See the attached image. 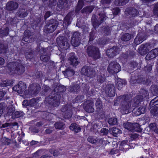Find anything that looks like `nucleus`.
Returning <instances> with one entry per match:
<instances>
[{
  "instance_id": "1",
  "label": "nucleus",
  "mask_w": 158,
  "mask_h": 158,
  "mask_svg": "<svg viewBox=\"0 0 158 158\" xmlns=\"http://www.w3.org/2000/svg\"><path fill=\"white\" fill-rule=\"evenodd\" d=\"M66 89V87L63 85L56 86L49 95L45 98V102L53 106H58L60 103V98L59 93L64 92Z\"/></svg>"
},
{
  "instance_id": "2",
  "label": "nucleus",
  "mask_w": 158,
  "mask_h": 158,
  "mask_svg": "<svg viewBox=\"0 0 158 158\" xmlns=\"http://www.w3.org/2000/svg\"><path fill=\"white\" fill-rule=\"evenodd\" d=\"M7 67L8 72L10 74H16L21 75L25 70V67L20 61L10 62L7 64Z\"/></svg>"
},
{
  "instance_id": "3",
  "label": "nucleus",
  "mask_w": 158,
  "mask_h": 158,
  "mask_svg": "<svg viewBox=\"0 0 158 158\" xmlns=\"http://www.w3.org/2000/svg\"><path fill=\"white\" fill-rule=\"evenodd\" d=\"M97 13L98 16H96L95 14H93L91 19L92 24L95 28H98L107 18L105 15L106 12L103 9H98Z\"/></svg>"
},
{
  "instance_id": "4",
  "label": "nucleus",
  "mask_w": 158,
  "mask_h": 158,
  "mask_svg": "<svg viewBox=\"0 0 158 158\" xmlns=\"http://www.w3.org/2000/svg\"><path fill=\"white\" fill-rule=\"evenodd\" d=\"M121 102L120 105L122 110L125 111V114L129 112V109L131 106V99L128 95L121 96L114 100V105L118 102Z\"/></svg>"
},
{
  "instance_id": "5",
  "label": "nucleus",
  "mask_w": 158,
  "mask_h": 158,
  "mask_svg": "<svg viewBox=\"0 0 158 158\" xmlns=\"http://www.w3.org/2000/svg\"><path fill=\"white\" fill-rule=\"evenodd\" d=\"M58 24V21L56 19H52L49 20L44 27V32L46 33L52 32L56 29Z\"/></svg>"
},
{
  "instance_id": "6",
  "label": "nucleus",
  "mask_w": 158,
  "mask_h": 158,
  "mask_svg": "<svg viewBox=\"0 0 158 158\" xmlns=\"http://www.w3.org/2000/svg\"><path fill=\"white\" fill-rule=\"evenodd\" d=\"M88 55L92 57L94 60H97L100 58V53L99 49L94 46H88L85 50Z\"/></svg>"
},
{
  "instance_id": "7",
  "label": "nucleus",
  "mask_w": 158,
  "mask_h": 158,
  "mask_svg": "<svg viewBox=\"0 0 158 158\" xmlns=\"http://www.w3.org/2000/svg\"><path fill=\"white\" fill-rule=\"evenodd\" d=\"M56 42L60 48L64 50L69 48V44L68 42L67 38L64 36H59L56 39Z\"/></svg>"
},
{
  "instance_id": "8",
  "label": "nucleus",
  "mask_w": 158,
  "mask_h": 158,
  "mask_svg": "<svg viewBox=\"0 0 158 158\" xmlns=\"http://www.w3.org/2000/svg\"><path fill=\"white\" fill-rule=\"evenodd\" d=\"M81 39L80 33L78 31H75L73 33L71 44L73 46L77 47L80 44Z\"/></svg>"
},
{
  "instance_id": "9",
  "label": "nucleus",
  "mask_w": 158,
  "mask_h": 158,
  "mask_svg": "<svg viewBox=\"0 0 158 158\" xmlns=\"http://www.w3.org/2000/svg\"><path fill=\"white\" fill-rule=\"evenodd\" d=\"M81 73L82 75L90 78L93 77L96 74L94 69L87 66H85L83 67L81 70Z\"/></svg>"
},
{
  "instance_id": "10",
  "label": "nucleus",
  "mask_w": 158,
  "mask_h": 158,
  "mask_svg": "<svg viewBox=\"0 0 158 158\" xmlns=\"http://www.w3.org/2000/svg\"><path fill=\"white\" fill-rule=\"evenodd\" d=\"M41 89L40 85L38 83H34L29 86L28 95L35 96L38 94Z\"/></svg>"
},
{
  "instance_id": "11",
  "label": "nucleus",
  "mask_w": 158,
  "mask_h": 158,
  "mask_svg": "<svg viewBox=\"0 0 158 158\" xmlns=\"http://www.w3.org/2000/svg\"><path fill=\"white\" fill-rule=\"evenodd\" d=\"M121 68L120 65L116 61L111 62L107 68L109 72L111 73H117L121 70Z\"/></svg>"
},
{
  "instance_id": "12",
  "label": "nucleus",
  "mask_w": 158,
  "mask_h": 158,
  "mask_svg": "<svg viewBox=\"0 0 158 158\" xmlns=\"http://www.w3.org/2000/svg\"><path fill=\"white\" fill-rule=\"evenodd\" d=\"M149 106L150 107L154 106L150 112L153 115L158 117V96L151 101Z\"/></svg>"
},
{
  "instance_id": "13",
  "label": "nucleus",
  "mask_w": 158,
  "mask_h": 158,
  "mask_svg": "<svg viewBox=\"0 0 158 158\" xmlns=\"http://www.w3.org/2000/svg\"><path fill=\"white\" fill-rule=\"evenodd\" d=\"M72 105L71 103H69L64 105L61 108V110L62 112H65L64 116L65 118H69L72 115L71 110Z\"/></svg>"
},
{
  "instance_id": "14",
  "label": "nucleus",
  "mask_w": 158,
  "mask_h": 158,
  "mask_svg": "<svg viewBox=\"0 0 158 158\" xmlns=\"http://www.w3.org/2000/svg\"><path fill=\"white\" fill-rule=\"evenodd\" d=\"M94 103L92 101L88 100L83 103V107L86 112L89 113H93L94 111Z\"/></svg>"
},
{
  "instance_id": "15",
  "label": "nucleus",
  "mask_w": 158,
  "mask_h": 158,
  "mask_svg": "<svg viewBox=\"0 0 158 158\" xmlns=\"http://www.w3.org/2000/svg\"><path fill=\"white\" fill-rule=\"evenodd\" d=\"M120 49V48L117 46H113L112 48L107 49L106 53L109 57L113 58L119 54Z\"/></svg>"
},
{
  "instance_id": "16",
  "label": "nucleus",
  "mask_w": 158,
  "mask_h": 158,
  "mask_svg": "<svg viewBox=\"0 0 158 158\" xmlns=\"http://www.w3.org/2000/svg\"><path fill=\"white\" fill-rule=\"evenodd\" d=\"M106 95L109 97H112L115 95V87L114 85L110 84H107L105 89Z\"/></svg>"
},
{
  "instance_id": "17",
  "label": "nucleus",
  "mask_w": 158,
  "mask_h": 158,
  "mask_svg": "<svg viewBox=\"0 0 158 158\" xmlns=\"http://www.w3.org/2000/svg\"><path fill=\"white\" fill-rule=\"evenodd\" d=\"M151 49L150 44L147 43L145 44L141 45L138 50L139 53L142 55L146 54Z\"/></svg>"
},
{
  "instance_id": "18",
  "label": "nucleus",
  "mask_w": 158,
  "mask_h": 158,
  "mask_svg": "<svg viewBox=\"0 0 158 158\" xmlns=\"http://www.w3.org/2000/svg\"><path fill=\"white\" fill-rule=\"evenodd\" d=\"M126 15L129 18H134L139 15V12L136 9L133 8H127L125 11Z\"/></svg>"
},
{
  "instance_id": "19",
  "label": "nucleus",
  "mask_w": 158,
  "mask_h": 158,
  "mask_svg": "<svg viewBox=\"0 0 158 158\" xmlns=\"http://www.w3.org/2000/svg\"><path fill=\"white\" fill-rule=\"evenodd\" d=\"M26 88V84L23 82H20L19 84L13 88V90L18 93L22 94Z\"/></svg>"
},
{
  "instance_id": "20",
  "label": "nucleus",
  "mask_w": 158,
  "mask_h": 158,
  "mask_svg": "<svg viewBox=\"0 0 158 158\" xmlns=\"http://www.w3.org/2000/svg\"><path fill=\"white\" fill-rule=\"evenodd\" d=\"M68 61L69 63L73 66H77L79 62L77 60V58L73 52L70 53L69 55Z\"/></svg>"
},
{
  "instance_id": "21",
  "label": "nucleus",
  "mask_w": 158,
  "mask_h": 158,
  "mask_svg": "<svg viewBox=\"0 0 158 158\" xmlns=\"http://www.w3.org/2000/svg\"><path fill=\"white\" fill-rule=\"evenodd\" d=\"M41 50L43 52L41 53L40 56L41 60L44 62H48L50 59V55L47 53L46 48H42Z\"/></svg>"
},
{
  "instance_id": "22",
  "label": "nucleus",
  "mask_w": 158,
  "mask_h": 158,
  "mask_svg": "<svg viewBox=\"0 0 158 158\" xmlns=\"http://www.w3.org/2000/svg\"><path fill=\"white\" fill-rule=\"evenodd\" d=\"M74 11H73L69 12L64 18L63 25L67 27L70 23L71 21L72 17L73 15Z\"/></svg>"
},
{
  "instance_id": "23",
  "label": "nucleus",
  "mask_w": 158,
  "mask_h": 158,
  "mask_svg": "<svg viewBox=\"0 0 158 158\" xmlns=\"http://www.w3.org/2000/svg\"><path fill=\"white\" fill-rule=\"evenodd\" d=\"M80 87L78 84L73 83L69 87L68 90L71 93L77 94L80 91Z\"/></svg>"
},
{
  "instance_id": "24",
  "label": "nucleus",
  "mask_w": 158,
  "mask_h": 158,
  "mask_svg": "<svg viewBox=\"0 0 158 158\" xmlns=\"http://www.w3.org/2000/svg\"><path fill=\"white\" fill-rule=\"evenodd\" d=\"M130 82L131 84H135L139 83L141 84L142 77L138 75L137 74H132Z\"/></svg>"
},
{
  "instance_id": "25",
  "label": "nucleus",
  "mask_w": 158,
  "mask_h": 158,
  "mask_svg": "<svg viewBox=\"0 0 158 158\" xmlns=\"http://www.w3.org/2000/svg\"><path fill=\"white\" fill-rule=\"evenodd\" d=\"M146 106H142L138 108H135L132 111L135 116H138L145 112Z\"/></svg>"
},
{
  "instance_id": "26",
  "label": "nucleus",
  "mask_w": 158,
  "mask_h": 158,
  "mask_svg": "<svg viewBox=\"0 0 158 158\" xmlns=\"http://www.w3.org/2000/svg\"><path fill=\"white\" fill-rule=\"evenodd\" d=\"M6 113L5 114V117L12 116L15 111V108L9 103H7V106L6 107Z\"/></svg>"
},
{
  "instance_id": "27",
  "label": "nucleus",
  "mask_w": 158,
  "mask_h": 158,
  "mask_svg": "<svg viewBox=\"0 0 158 158\" xmlns=\"http://www.w3.org/2000/svg\"><path fill=\"white\" fill-rule=\"evenodd\" d=\"M18 6V5L17 2L11 1L7 3L6 5V8L8 10L11 11L16 9Z\"/></svg>"
},
{
  "instance_id": "28",
  "label": "nucleus",
  "mask_w": 158,
  "mask_h": 158,
  "mask_svg": "<svg viewBox=\"0 0 158 158\" xmlns=\"http://www.w3.org/2000/svg\"><path fill=\"white\" fill-rule=\"evenodd\" d=\"M143 100V98L140 95H137L135 96L133 99L132 107H135L139 106Z\"/></svg>"
},
{
  "instance_id": "29",
  "label": "nucleus",
  "mask_w": 158,
  "mask_h": 158,
  "mask_svg": "<svg viewBox=\"0 0 158 158\" xmlns=\"http://www.w3.org/2000/svg\"><path fill=\"white\" fill-rule=\"evenodd\" d=\"M62 73L64 76L68 78L73 76L75 74V71L70 68H68L65 71H63Z\"/></svg>"
},
{
  "instance_id": "30",
  "label": "nucleus",
  "mask_w": 158,
  "mask_h": 158,
  "mask_svg": "<svg viewBox=\"0 0 158 158\" xmlns=\"http://www.w3.org/2000/svg\"><path fill=\"white\" fill-rule=\"evenodd\" d=\"M139 95L143 98H146V99L149 98V93L148 90L145 88H143L140 89L139 91Z\"/></svg>"
},
{
  "instance_id": "31",
  "label": "nucleus",
  "mask_w": 158,
  "mask_h": 158,
  "mask_svg": "<svg viewBox=\"0 0 158 158\" xmlns=\"http://www.w3.org/2000/svg\"><path fill=\"white\" fill-rule=\"evenodd\" d=\"M145 37L140 34L138 35L134 40V43L136 45H138L141 43L143 41L145 40Z\"/></svg>"
},
{
  "instance_id": "32",
  "label": "nucleus",
  "mask_w": 158,
  "mask_h": 158,
  "mask_svg": "<svg viewBox=\"0 0 158 158\" xmlns=\"http://www.w3.org/2000/svg\"><path fill=\"white\" fill-rule=\"evenodd\" d=\"M133 35L128 33L123 34L121 37V39L124 41H127L133 38Z\"/></svg>"
},
{
  "instance_id": "33",
  "label": "nucleus",
  "mask_w": 158,
  "mask_h": 158,
  "mask_svg": "<svg viewBox=\"0 0 158 158\" xmlns=\"http://www.w3.org/2000/svg\"><path fill=\"white\" fill-rule=\"evenodd\" d=\"M94 8L93 6H85L81 10V12L82 14H89L92 12Z\"/></svg>"
},
{
  "instance_id": "34",
  "label": "nucleus",
  "mask_w": 158,
  "mask_h": 158,
  "mask_svg": "<svg viewBox=\"0 0 158 158\" xmlns=\"http://www.w3.org/2000/svg\"><path fill=\"white\" fill-rule=\"evenodd\" d=\"M84 5V2L83 0H79L77 5L75 7V11L76 14L79 13L80 10L82 8Z\"/></svg>"
},
{
  "instance_id": "35",
  "label": "nucleus",
  "mask_w": 158,
  "mask_h": 158,
  "mask_svg": "<svg viewBox=\"0 0 158 158\" xmlns=\"http://www.w3.org/2000/svg\"><path fill=\"white\" fill-rule=\"evenodd\" d=\"M110 133L114 136H117V135L122 132L121 131L116 127H113L109 129Z\"/></svg>"
},
{
  "instance_id": "36",
  "label": "nucleus",
  "mask_w": 158,
  "mask_h": 158,
  "mask_svg": "<svg viewBox=\"0 0 158 158\" xmlns=\"http://www.w3.org/2000/svg\"><path fill=\"white\" fill-rule=\"evenodd\" d=\"M27 10L24 9H19L17 13V16L20 18H24L28 14Z\"/></svg>"
},
{
  "instance_id": "37",
  "label": "nucleus",
  "mask_w": 158,
  "mask_h": 158,
  "mask_svg": "<svg viewBox=\"0 0 158 158\" xmlns=\"http://www.w3.org/2000/svg\"><path fill=\"white\" fill-rule=\"evenodd\" d=\"M70 130L73 131L76 133L79 132L81 130V128L79 125L75 123L72 124L69 127Z\"/></svg>"
},
{
  "instance_id": "38",
  "label": "nucleus",
  "mask_w": 158,
  "mask_h": 158,
  "mask_svg": "<svg viewBox=\"0 0 158 158\" xmlns=\"http://www.w3.org/2000/svg\"><path fill=\"white\" fill-rule=\"evenodd\" d=\"M150 89L151 93L153 95H158V85H151Z\"/></svg>"
},
{
  "instance_id": "39",
  "label": "nucleus",
  "mask_w": 158,
  "mask_h": 158,
  "mask_svg": "<svg viewBox=\"0 0 158 158\" xmlns=\"http://www.w3.org/2000/svg\"><path fill=\"white\" fill-rule=\"evenodd\" d=\"M42 90L41 91V94L43 95H46L51 91V89L49 86L47 85H44L42 88Z\"/></svg>"
},
{
  "instance_id": "40",
  "label": "nucleus",
  "mask_w": 158,
  "mask_h": 158,
  "mask_svg": "<svg viewBox=\"0 0 158 158\" xmlns=\"http://www.w3.org/2000/svg\"><path fill=\"white\" fill-rule=\"evenodd\" d=\"M25 56L26 58L27 59H30L32 58L34 56V51L31 48H30L28 51H27L25 53Z\"/></svg>"
},
{
  "instance_id": "41",
  "label": "nucleus",
  "mask_w": 158,
  "mask_h": 158,
  "mask_svg": "<svg viewBox=\"0 0 158 158\" xmlns=\"http://www.w3.org/2000/svg\"><path fill=\"white\" fill-rule=\"evenodd\" d=\"M111 28L109 26H103L101 28V30L106 35H109L110 34Z\"/></svg>"
},
{
  "instance_id": "42",
  "label": "nucleus",
  "mask_w": 158,
  "mask_h": 158,
  "mask_svg": "<svg viewBox=\"0 0 158 158\" xmlns=\"http://www.w3.org/2000/svg\"><path fill=\"white\" fill-rule=\"evenodd\" d=\"M106 79V77L104 74L101 72L97 76V81L100 83H102Z\"/></svg>"
},
{
  "instance_id": "43",
  "label": "nucleus",
  "mask_w": 158,
  "mask_h": 158,
  "mask_svg": "<svg viewBox=\"0 0 158 158\" xmlns=\"http://www.w3.org/2000/svg\"><path fill=\"white\" fill-rule=\"evenodd\" d=\"M72 2V0H65L61 9H68L69 8V6L71 5Z\"/></svg>"
},
{
  "instance_id": "44",
  "label": "nucleus",
  "mask_w": 158,
  "mask_h": 158,
  "mask_svg": "<svg viewBox=\"0 0 158 158\" xmlns=\"http://www.w3.org/2000/svg\"><path fill=\"white\" fill-rule=\"evenodd\" d=\"M64 124L63 122L60 121L54 124V127L56 129H62L64 128Z\"/></svg>"
},
{
  "instance_id": "45",
  "label": "nucleus",
  "mask_w": 158,
  "mask_h": 158,
  "mask_svg": "<svg viewBox=\"0 0 158 158\" xmlns=\"http://www.w3.org/2000/svg\"><path fill=\"white\" fill-rule=\"evenodd\" d=\"M31 32L28 31H25L24 32V37L23 38L22 40L27 43L30 42L29 39L30 37Z\"/></svg>"
},
{
  "instance_id": "46",
  "label": "nucleus",
  "mask_w": 158,
  "mask_h": 158,
  "mask_svg": "<svg viewBox=\"0 0 158 158\" xmlns=\"http://www.w3.org/2000/svg\"><path fill=\"white\" fill-rule=\"evenodd\" d=\"M134 124L130 123L127 122L123 124L124 127L130 131H133V125Z\"/></svg>"
},
{
  "instance_id": "47",
  "label": "nucleus",
  "mask_w": 158,
  "mask_h": 158,
  "mask_svg": "<svg viewBox=\"0 0 158 158\" xmlns=\"http://www.w3.org/2000/svg\"><path fill=\"white\" fill-rule=\"evenodd\" d=\"M149 127L150 130L154 131L155 133L158 134V127L156 124L152 123L150 124Z\"/></svg>"
},
{
  "instance_id": "48",
  "label": "nucleus",
  "mask_w": 158,
  "mask_h": 158,
  "mask_svg": "<svg viewBox=\"0 0 158 158\" xmlns=\"http://www.w3.org/2000/svg\"><path fill=\"white\" fill-rule=\"evenodd\" d=\"M13 83L12 81L6 80L1 81L0 83V85L1 87L7 86L12 85Z\"/></svg>"
},
{
  "instance_id": "49",
  "label": "nucleus",
  "mask_w": 158,
  "mask_h": 158,
  "mask_svg": "<svg viewBox=\"0 0 158 158\" xmlns=\"http://www.w3.org/2000/svg\"><path fill=\"white\" fill-rule=\"evenodd\" d=\"M9 28L6 27L3 29H0V37H3L5 36H6L9 33Z\"/></svg>"
},
{
  "instance_id": "50",
  "label": "nucleus",
  "mask_w": 158,
  "mask_h": 158,
  "mask_svg": "<svg viewBox=\"0 0 158 158\" xmlns=\"http://www.w3.org/2000/svg\"><path fill=\"white\" fill-rule=\"evenodd\" d=\"M140 126L141 125H140L138 123L134 124L132 131H136L139 132L142 131V129L140 127Z\"/></svg>"
},
{
  "instance_id": "51",
  "label": "nucleus",
  "mask_w": 158,
  "mask_h": 158,
  "mask_svg": "<svg viewBox=\"0 0 158 158\" xmlns=\"http://www.w3.org/2000/svg\"><path fill=\"white\" fill-rule=\"evenodd\" d=\"M24 115L23 112L21 111H17L14 113L12 118H19L23 116Z\"/></svg>"
},
{
  "instance_id": "52",
  "label": "nucleus",
  "mask_w": 158,
  "mask_h": 158,
  "mask_svg": "<svg viewBox=\"0 0 158 158\" xmlns=\"http://www.w3.org/2000/svg\"><path fill=\"white\" fill-rule=\"evenodd\" d=\"M7 102L6 101L0 103V117L2 115L3 111V109H5L7 106Z\"/></svg>"
},
{
  "instance_id": "53",
  "label": "nucleus",
  "mask_w": 158,
  "mask_h": 158,
  "mask_svg": "<svg viewBox=\"0 0 158 158\" xmlns=\"http://www.w3.org/2000/svg\"><path fill=\"white\" fill-rule=\"evenodd\" d=\"M41 18L39 17L37 18L34 21V22L32 23V27L33 29H35L38 25V24L41 22Z\"/></svg>"
},
{
  "instance_id": "54",
  "label": "nucleus",
  "mask_w": 158,
  "mask_h": 158,
  "mask_svg": "<svg viewBox=\"0 0 158 158\" xmlns=\"http://www.w3.org/2000/svg\"><path fill=\"white\" fill-rule=\"evenodd\" d=\"M8 89L3 88L0 90V101L2 99L4 95L7 93Z\"/></svg>"
},
{
  "instance_id": "55",
  "label": "nucleus",
  "mask_w": 158,
  "mask_h": 158,
  "mask_svg": "<svg viewBox=\"0 0 158 158\" xmlns=\"http://www.w3.org/2000/svg\"><path fill=\"white\" fill-rule=\"evenodd\" d=\"M151 82V81L149 77L148 78H145L142 77L141 84H143L148 85L150 84Z\"/></svg>"
},
{
  "instance_id": "56",
  "label": "nucleus",
  "mask_w": 158,
  "mask_h": 158,
  "mask_svg": "<svg viewBox=\"0 0 158 158\" xmlns=\"http://www.w3.org/2000/svg\"><path fill=\"white\" fill-rule=\"evenodd\" d=\"M96 31L93 30L91 32L89 35V43L90 44L92 42L94 39V36L95 35Z\"/></svg>"
},
{
  "instance_id": "57",
  "label": "nucleus",
  "mask_w": 158,
  "mask_h": 158,
  "mask_svg": "<svg viewBox=\"0 0 158 158\" xmlns=\"http://www.w3.org/2000/svg\"><path fill=\"white\" fill-rule=\"evenodd\" d=\"M1 140L4 146L5 145H8L10 143L11 140L6 137H4Z\"/></svg>"
},
{
  "instance_id": "58",
  "label": "nucleus",
  "mask_w": 158,
  "mask_h": 158,
  "mask_svg": "<svg viewBox=\"0 0 158 158\" xmlns=\"http://www.w3.org/2000/svg\"><path fill=\"white\" fill-rule=\"evenodd\" d=\"M109 123L112 125H116L117 123V120L116 118H110L108 120Z\"/></svg>"
},
{
  "instance_id": "59",
  "label": "nucleus",
  "mask_w": 158,
  "mask_h": 158,
  "mask_svg": "<svg viewBox=\"0 0 158 158\" xmlns=\"http://www.w3.org/2000/svg\"><path fill=\"white\" fill-rule=\"evenodd\" d=\"M7 47L1 43H0V53H4L6 52Z\"/></svg>"
},
{
  "instance_id": "60",
  "label": "nucleus",
  "mask_w": 158,
  "mask_h": 158,
  "mask_svg": "<svg viewBox=\"0 0 158 158\" xmlns=\"http://www.w3.org/2000/svg\"><path fill=\"white\" fill-rule=\"evenodd\" d=\"M95 105L97 109L98 110L101 109L102 107V101L99 99H98L97 100L96 102Z\"/></svg>"
},
{
  "instance_id": "61",
  "label": "nucleus",
  "mask_w": 158,
  "mask_h": 158,
  "mask_svg": "<svg viewBox=\"0 0 158 158\" xmlns=\"http://www.w3.org/2000/svg\"><path fill=\"white\" fill-rule=\"evenodd\" d=\"M155 57L154 55L152 53V52L150 51L146 55L145 58L146 60H149Z\"/></svg>"
},
{
  "instance_id": "62",
  "label": "nucleus",
  "mask_w": 158,
  "mask_h": 158,
  "mask_svg": "<svg viewBox=\"0 0 158 158\" xmlns=\"http://www.w3.org/2000/svg\"><path fill=\"white\" fill-rule=\"evenodd\" d=\"M36 103V101L35 99L33 98L28 101L27 105L28 106H33L35 105Z\"/></svg>"
},
{
  "instance_id": "63",
  "label": "nucleus",
  "mask_w": 158,
  "mask_h": 158,
  "mask_svg": "<svg viewBox=\"0 0 158 158\" xmlns=\"http://www.w3.org/2000/svg\"><path fill=\"white\" fill-rule=\"evenodd\" d=\"M43 152V150L40 149L38 150L33 155V157L35 158H38L39 156Z\"/></svg>"
},
{
  "instance_id": "64",
  "label": "nucleus",
  "mask_w": 158,
  "mask_h": 158,
  "mask_svg": "<svg viewBox=\"0 0 158 158\" xmlns=\"http://www.w3.org/2000/svg\"><path fill=\"white\" fill-rule=\"evenodd\" d=\"M153 14L158 17V3L155 4L153 9Z\"/></svg>"
}]
</instances>
